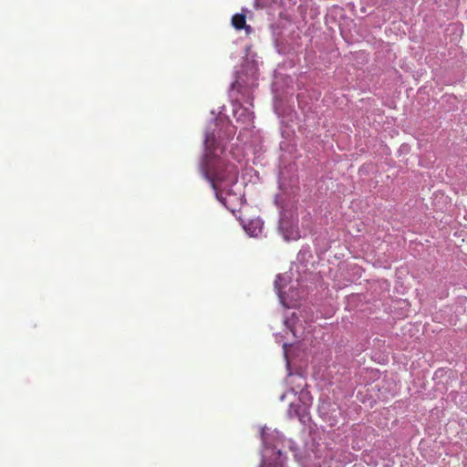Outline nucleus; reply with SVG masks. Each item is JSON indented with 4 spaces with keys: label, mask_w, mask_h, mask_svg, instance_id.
<instances>
[{
    "label": "nucleus",
    "mask_w": 467,
    "mask_h": 467,
    "mask_svg": "<svg viewBox=\"0 0 467 467\" xmlns=\"http://www.w3.org/2000/svg\"><path fill=\"white\" fill-rule=\"evenodd\" d=\"M205 178L211 182L215 191L217 199H220L222 191L233 186L238 181V169L233 163L219 165L214 172H205Z\"/></svg>",
    "instance_id": "1"
},
{
    "label": "nucleus",
    "mask_w": 467,
    "mask_h": 467,
    "mask_svg": "<svg viewBox=\"0 0 467 467\" xmlns=\"http://www.w3.org/2000/svg\"><path fill=\"white\" fill-rule=\"evenodd\" d=\"M232 25L237 30H241L245 28L246 30L250 29V26L246 25V16L244 14H235L232 17Z\"/></svg>",
    "instance_id": "2"
},
{
    "label": "nucleus",
    "mask_w": 467,
    "mask_h": 467,
    "mask_svg": "<svg viewBox=\"0 0 467 467\" xmlns=\"http://www.w3.org/2000/svg\"><path fill=\"white\" fill-rule=\"evenodd\" d=\"M204 145L209 154H213L215 149V138L213 133L206 132Z\"/></svg>",
    "instance_id": "3"
}]
</instances>
